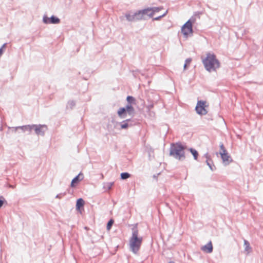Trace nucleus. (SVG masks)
<instances>
[{
	"label": "nucleus",
	"instance_id": "nucleus-24",
	"mask_svg": "<svg viewBox=\"0 0 263 263\" xmlns=\"http://www.w3.org/2000/svg\"><path fill=\"white\" fill-rule=\"evenodd\" d=\"M122 128H126L128 126V124L127 123H124L121 125Z\"/></svg>",
	"mask_w": 263,
	"mask_h": 263
},
{
	"label": "nucleus",
	"instance_id": "nucleus-16",
	"mask_svg": "<svg viewBox=\"0 0 263 263\" xmlns=\"http://www.w3.org/2000/svg\"><path fill=\"white\" fill-rule=\"evenodd\" d=\"M50 20L51 24H57L60 22V20L58 18L54 17L53 16L51 17Z\"/></svg>",
	"mask_w": 263,
	"mask_h": 263
},
{
	"label": "nucleus",
	"instance_id": "nucleus-6",
	"mask_svg": "<svg viewBox=\"0 0 263 263\" xmlns=\"http://www.w3.org/2000/svg\"><path fill=\"white\" fill-rule=\"evenodd\" d=\"M220 148L222 150V152H220V154L223 162L225 164V165H228L232 161V159L228 155L223 145L220 146Z\"/></svg>",
	"mask_w": 263,
	"mask_h": 263
},
{
	"label": "nucleus",
	"instance_id": "nucleus-18",
	"mask_svg": "<svg viewBox=\"0 0 263 263\" xmlns=\"http://www.w3.org/2000/svg\"><path fill=\"white\" fill-rule=\"evenodd\" d=\"M126 110L128 113H130L134 111V107L131 105H128L126 107Z\"/></svg>",
	"mask_w": 263,
	"mask_h": 263
},
{
	"label": "nucleus",
	"instance_id": "nucleus-22",
	"mask_svg": "<svg viewBox=\"0 0 263 263\" xmlns=\"http://www.w3.org/2000/svg\"><path fill=\"white\" fill-rule=\"evenodd\" d=\"M50 19H51V17L49 18V17H44L43 21H44V23H45L46 24H51Z\"/></svg>",
	"mask_w": 263,
	"mask_h": 263
},
{
	"label": "nucleus",
	"instance_id": "nucleus-26",
	"mask_svg": "<svg viewBox=\"0 0 263 263\" xmlns=\"http://www.w3.org/2000/svg\"><path fill=\"white\" fill-rule=\"evenodd\" d=\"M1 198H3V200H2V199H0V208H1L3 205V203H4V198L3 197H1Z\"/></svg>",
	"mask_w": 263,
	"mask_h": 263
},
{
	"label": "nucleus",
	"instance_id": "nucleus-7",
	"mask_svg": "<svg viewBox=\"0 0 263 263\" xmlns=\"http://www.w3.org/2000/svg\"><path fill=\"white\" fill-rule=\"evenodd\" d=\"M161 9L160 7H154L147 8L142 11H139L138 14H142L143 15L148 14L149 12V15L152 16L155 12H157Z\"/></svg>",
	"mask_w": 263,
	"mask_h": 263
},
{
	"label": "nucleus",
	"instance_id": "nucleus-23",
	"mask_svg": "<svg viewBox=\"0 0 263 263\" xmlns=\"http://www.w3.org/2000/svg\"><path fill=\"white\" fill-rule=\"evenodd\" d=\"M20 128H21L22 130H31V129L32 128V127H30V126H24L22 127H20Z\"/></svg>",
	"mask_w": 263,
	"mask_h": 263
},
{
	"label": "nucleus",
	"instance_id": "nucleus-5",
	"mask_svg": "<svg viewBox=\"0 0 263 263\" xmlns=\"http://www.w3.org/2000/svg\"><path fill=\"white\" fill-rule=\"evenodd\" d=\"M208 106V104L205 101H198L195 108L196 112L199 115H206L208 113L207 108Z\"/></svg>",
	"mask_w": 263,
	"mask_h": 263
},
{
	"label": "nucleus",
	"instance_id": "nucleus-4",
	"mask_svg": "<svg viewBox=\"0 0 263 263\" xmlns=\"http://www.w3.org/2000/svg\"><path fill=\"white\" fill-rule=\"evenodd\" d=\"M193 25L190 20L187 21L181 28V33L185 38L193 34Z\"/></svg>",
	"mask_w": 263,
	"mask_h": 263
},
{
	"label": "nucleus",
	"instance_id": "nucleus-1",
	"mask_svg": "<svg viewBox=\"0 0 263 263\" xmlns=\"http://www.w3.org/2000/svg\"><path fill=\"white\" fill-rule=\"evenodd\" d=\"M143 238L139 236V231L137 226L133 228L132 236L129 239V247L132 251L137 253L141 246Z\"/></svg>",
	"mask_w": 263,
	"mask_h": 263
},
{
	"label": "nucleus",
	"instance_id": "nucleus-19",
	"mask_svg": "<svg viewBox=\"0 0 263 263\" xmlns=\"http://www.w3.org/2000/svg\"><path fill=\"white\" fill-rule=\"evenodd\" d=\"M126 100L129 103H135V99L132 96H128Z\"/></svg>",
	"mask_w": 263,
	"mask_h": 263
},
{
	"label": "nucleus",
	"instance_id": "nucleus-25",
	"mask_svg": "<svg viewBox=\"0 0 263 263\" xmlns=\"http://www.w3.org/2000/svg\"><path fill=\"white\" fill-rule=\"evenodd\" d=\"M5 47V44H4L3 46L0 49V57L3 54V49Z\"/></svg>",
	"mask_w": 263,
	"mask_h": 263
},
{
	"label": "nucleus",
	"instance_id": "nucleus-2",
	"mask_svg": "<svg viewBox=\"0 0 263 263\" xmlns=\"http://www.w3.org/2000/svg\"><path fill=\"white\" fill-rule=\"evenodd\" d=\"M202 63L205 69L209 71H215L220 67L219 62L216 58V55L213 53H208L204 59H202Z\"/></svg>",
	"mask_w": 263,
	"mask_h": 263
},
{
	"label": "nucleus",
	"instance_id": "nucleus-27",
	"mask_svg": "<svg viewBox=\"0 0 263 263\" xmlns=\"http://www.w3.org/2000/svg\"><path fill=\"white\" fill-rule=\"evenodd\" d=\"M207 163H208V165H209V166H210V167L211 170H213V168H212V167H211V166L210 165V164L209 163V162H207Z\"/></svg>",
	"mask_w": 263,
	"mask_h": 263
},
{
	"label": "nucleus",
	"instance_id": "nucleus-3",
	"mask_svg": "<svg viewBox=\"0 0 263 263\" xmlns=\"http://www.w3.org/2000/svg\"><path fill=\"white\" fill-rule=\"evenodd\" d=\"M170 155L178 160L184 159V147L180 144L176 143L172 145L170 150Z\"/></svg>",
	"mask_w": 263,
	"mask_h": 263
},
{
	"label": "nucleus",
	"instance_id": "nucleus-8",
	"mask_svg": "<svg viewBox=\"0 0 263 263\" xmlns=\"http://www.w3.org/2000/svg\"><path fill=\"white\" fill-rule=\"evenodd\" d=\"M32 128L34 129L36 134L41 135H43L47 129V126L45 125H33Z\"/></svg>",
	"mask_w": 263,
	"mask_h": 263
},
{
	"label": "nucleus",
	"instance_id": "nucleus-28",
	"mask_svg": "<svg viewBox=\"0 0 263 263\" xmlns=\"http://www.w3.org/2000/svg\"><path fill=\"white\" fill-rule=\"evenodd\" d=\"M169 263H175L174 261H170Z\"/></svg>",
	"mask_w": 263,
	"mask_h": 263
},
{
	"label": "nucleus",
	"instance_id": "nucleus-15",
	"mask_svg": "<svg viewBox=\"0 0 263 263\" xmlns=\"http://www.w3.org/2000/svg\"><path fill=\"white\" fill-rule=\"evenodd\" d=\"M190 151L193 155L194 159L197 160L198 156V153L197 151L193 148H190Z\"/></svg>",
	"mask_w": 263,
	"mask_h": 263
},
{
	"label": "nucleus",
	"instance_id": "nucleus-20",
	"mask_svg": "<svg viewBox=\"0 0 263 263\" xmlns=\"http://www.w3.org/2000/svg\"><path fill=\"white\" fill-rule=\"evenodd\" d=\"M114 221L113 219H110L108 222L107 224V230H109L111 229V228L114 223Z\"/></svg>",
	"mask_w": 263,
	"mask_h": 263
},
{
	"label": "nucleus",
	"instance_id": "nucleus-17",
	"mask_svg": "<svg viewBox=\"0 0 263 263\" xmlns=\"http://www.w3.org/2000/svg\"><path fill=\"white\" fill-rule=\"evenodd\" d=\"M130 174L128 173H122L121 174V178L122 179H126L130 177Z\"/></svg>",
	"mask_w": 263,
	"mask_h": 263
},
{
	"label": "nucleus",
	"instance_id": "nucleus-12",
	"mask_svg": "<svg viewBox=\"0 0 263 263\" xmlns=\"http://www.w3.org/2000/svg\"><path fill=\"white\" fill-rule=\"evenodd\" d=\"M84 205V201L82 198H79L77 201L76 208L78 210H80V208Z\"/></svg>",
	"mask_w": 263,
	"mask_h": 263
},
{
	"label": "nucleus",
	"instance_id": "nucleus-14",
	"mask_svg": "<svg viewBox=\"0 0 263 263\" xmlns=\"http://www.w3.org/2000/svg\"><path fill=\"white\" fill-rule=\"evenodd\" d=\"M126 110L125 108H120L118 111V114L120 117H124Z\"/></svg>",
	"mask_w": 263,
	"mask_h": 263
},
{
	"label": "nucleus",
	"instance_id": "nucleus-21",
	"mask_svg": "<svg viewBox=\"0 0 263 263\" xmlns=\"http://www.w3.org/2000/svg\"><path fill=\"white\" fill-rule=\"evenodd\" d=\"M191 59H187L185 61V64L184 65V68L185 69L186 66L189 65L190 64L191 62Z\"/></svg>",
	"mask_w": 263,
	"mask_h": 263
},
{
	"label": "nucleus",
	"instance_id": "nucleus-10",
	"mask_svg": "<svg viewBox=\"0 0 263 263\" xmlns=\"http://www.w3.org/2000/svg\"><path fill=\"white\" fill-rule=\"evenodd\" d=\"M202 251L206 253H210L213 251V245L211 241H210L206 245L201 248Z\"/></svg>",
	"mask_w": 263,
	"mask_h": 263
},
{
	"label": "nucleus",
	"instance_id": "nucleus-9",
	"mask_svg": "<svg viewBox=\"0 0 263 263\" xmlns=\"http://www.w3.org/2000/svg\"><path fill=\"white\" fill-rule=\"evenodd\" d=\"M84 176L82 173H79L78 176H77L75 178H74L71 182V186L72 187H75L83 179Z\"/></svg>",
	"mask_w": 263,
	"mask_h": 263
},
{
	"label": "nucleus",
	"instance_id": "nucleus-13",
	"mask_svg": "<svg viewBox=\"0 0 263 263\" xmlns=\"http://www.w3.org/2000/svg\"><path fill=\"white\" fill-rule=\"evenodd\" d=\"M244 245L245 246V250L248 252V253H249L251 251V248L250 246L249 242L246 240H244Z\"/></svg>",
	"mask_w": 263,
	"mask_h": 263
},
{
	"label": "nucleus",
	"instance_id": "nucleus-11",
	"mask_svg": "<svg viewBox=\"0 0 263 263\" xmlns=\"http://www.w3.org/2000/svg\"><path fill=\"white\" fill-rule=\"evenodd\" d=\"M138 12L135 13V14L133 15H130V14H126V17L127 20H128L129 21H134L136 19H139L141 18L143 16V14H137Z\"/></svg>",
	"mask_w": 263,
	"mask_h": 263
}]
</instances>
